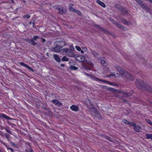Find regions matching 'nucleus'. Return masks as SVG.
Segmentation results:
<instances>
[{"label":"nucleus","mask_w":152,"mask_h":152,"mask_svg":"<svg viewBox=\"0 0 152 152\" xmlns=\"http://www.w3.org/2000/svg\"><path fill=\"white\" fill-rule=\"evenodd\" d=\"M135 85L139 89L150 92H152V87L148 84L145 83L143 80L140 79L136 80Z\"/></svg>","instance_id":"1"},{"label":"nucleus","mask_w":152,"mask_h":152,"mask_svg":"<svg viewBox=\"0 0 152 152\" xmlns=\"http://www.w3.org/2000/svg\"><path fill=\"white\" fill-rule=\"evenodd\" d=\"M86 102L88 103H89L90 104V105H88L87 104V107L88 108L90 109V111L95 113V115L96 117L99 118H101V115L99 112L96 110L94 106L91 102L90 100L89 99H87L86 100Z\"/></svg>","instance_id":"2"},{"label":"nucleus","mask_w":152,"mask_h":152,"mask_svg":"<svg viewBox=\"0 0 152 152\" xmlns=\"http://www.w3.org/2000/svg\"><path fill=\"white\" fill-rule=\"evenodd\" d=\"M54 7L58 9L61 14H64L66 12V10L65 9L61 7V8L58 5H55L54 6Z\"/></svg>","instance_id":"3"},{"label":"nucleus","mask_w":152,"mask_h":152,"mask_svg":"<svg viewBox=\"0 0 152 152\" xmlns=\"http://www.w3.org/2000/svg\"><path fill=\"white\" fill-rule=\"evenodd\" d=\"M84 73L85 75L89 76L91 79L93 80H96L97 81H102L103 82L105 81L104 80H102V79H99L97 78V77L91 75H90L88 74L85 72H84Z\"/></svg>","instance_id":"4"},{"label":"nucleus","mask_w":152,"mask_h":152,"mask_svg":"<svg viewBox=\"0 0 152 152\" xmlns=\"http://www.w3.org/2000/svg\"><path fill=\"white\" fill-rule=\"evenodd\" d=\"M122 75L124 76L128 80L132 81L134 80V78L128 77V76H129V73L126 71H124Z\"/></svg>","instance_id":"5"},{"label":"nucleus","mask_w":152,"mask_h":152,"mask_svg":"<svg viewBox=\"0 0 152 152\" xmlns=\"http://www.w3.org/2000/svg\"><path fill=\"white\" fill-rule=\"evenodd\" d=\"M66 53V55L67 56L71 57H75V55L74 52L72 50H70L67 48Z\"/></svg>","instance_id":"6"},{"label":"nucleus","mask_w":152,"mask_h":152,"mask_svg":"<svg viewBox=\"0 0 152 152\" xmlns=\"http://www.w3.org/2000/svg\"><path fill=\"white\" fill-rule=\"evenodd\" d=\"M65 45L66 44L65 42L62 41H58L55 43V45H56L57 46L59 47L60 48H62L63 46H65Z\"/></svg>","instance_id":"7"},{"label":"nucleus","mask_w":152,"mask_h":152,"mask_svg":"<svg viewBox=\"0 0 152 152\" xmlns=\"http://www.w3.org/2000/svg\"><path fill=\"white\" fill-rule=\"evenodd\" d=\"M115 67L117 71L121 75L123 74V73L125 71L119 65H116Z\"/></svg>","instance_id":"8"},{"label":"nucleus","mask_w":152,"mask_h":152,"mask_svg":"<svg viewBox=\"0 0 152 152\" xmlns=\"http://www.w3.org/2000/svg\"><path fill=\"white\" fill-rule=\"evenodd\" d=\"M119 93L120 94H122L123 96L124 97H128L131 95V93H130L126 92L124 91H120Z\"/></svg>","instance_id":"9"},{"label":"nucleus","mask_w":152,"mask_h":152,"mask_svg":"<svg viewBox=\"0 0 152 152\" xmlns=\"http://www.w3.org/2000/svg\"><path fill=\"white\" fill-rule=\"evenodd\" d=\"M55 47L51 48V50L52 51H54L56 52H59L60 49L59 47L57 46L56 45H54Z\"/></svg>","instance_id":"10"},{"label":"nucleus","mask_w":152,"mask_h":152,"mask_svg":"<svg viewBox=\"0 0 152 152\" xmlns=\"http://www.w3.org/2000/svg\"><path fill=\"white\" fill-rule=\"evenodd\" d=\"M76 59L77 60L82 62H85L86 61L85 57L83 56H79L77 57Z\"/></svg>","instance_id":"11"},{"label":"nucleus","mask_w":152,"mask_h":152,"mask_svg":"<svg viewBox=\"0 0 152 152\" xmlns=\"http://www.w3.org/2000/svg\"><path fill=\"white\" fill-rule=\"evenodd\" d=\"M52 102L54 104L56 105H57L58 106H60L62 105L61 103L60 102L56 99H53L52 101Z\"/></svg>","instance_id":"12"},{"label":"nucleus","mask_w":152,"mask_h":152,"mask_svg":"<svg viewBox=\"0 0 152 152\" xmlns=\"http://www.w3.org/2000/svg\"><path fill=\"white\" fill-rule=\"evenodd\" d=\"M70 109L75 111H77L78 110L79 107L78 106L73 105L70 107Z\"/></svg>","instance_id":"13"},{"label":"nucleus","mask_w":152,"mask_h":152,"mask_svg":"<svg viewBox=\"0 0 152 152\" xmlns=\"http://www.w3.org/2000/svg\"><path fill=\"white\" fill-rule=\"evenodd\" d=\"M26 41L30 43L31 44L33 45H37V43L35 42L32 39H27Z\"/></svg>","instance_id":"14"},{"label":"nucleus","mask_w":152,"mask_h":152,"mask_svg":"<svg viewBox=\"0 0 152 152\" xmlns=\"http://www.w3.org/2000/svg\"><path fill=\"white\" fill-rule=\"evenodd\" d=\"M20 64L21 65L31 70L32 72L34 71V70L32 69L31 67L29 66L27 64H25L23 62H20Z\"/></svg>","instance_id":"15"},{"label":"nucleus","mask_w":152,"mask_h":152,"mask_svg":"<svg viewBox=\"0 0 152 152\" xmlns=\"http://www.w3.org/2000/svg\"><path fill=\"white\" fill-rule=\"evenodd\" d=\"M134 129L136 131L139 132L141 129L142 128L140 126L136 125Z\"/></svg>","instance_id":"16"},{"label":"nucleus","mask_w":152,"mask_h":152,"mask_svg":"<svg viewBox=\"0 0 152 152\" xmlns=\"http://www.w3.org/2000/svg\"><path fill=\"white\" fill-rule=\"evenodd\" d=\"M67 48H64L60 49L59 52L62 54H66Z\"/></svg>","instance_id":"17"},{"label":"nucleus","mask_w":152,"mask_h":152,"mask_svg":"<svg viewBox=\"0 0 152 152\" xmlns=\"http://www.w3.org/2000/svg\"><path fill=\"white\" fill-rule=\"evenodd\" d=\"M54 57L55 60L58 62H60L61 61V59L59 58L57 54H55L54 55Z\"/></svg>","instance_id":"18"},{"label":"nucleus","mask_w":152,"mask_h":152,"mask_svg":"<svg viewBox=\"0 0 152 152\" xmlns=\"http://www.w3.org/2000/svg\"><path fill=\"white\" fill-rule=\"evenodd\" d=\"M96 2L98 4L101 6L102 7H105V4L103 2H102L100 1L99 0H97L96 1Z\"/></svg>","instance_id":"19"},{"label":"nucleus","mask_w":152,"mask_h":152,"mask_svg":"<svg viewBox=\"0 0 152 152\" xmlns=\"http://www.w3.org/2000/svg\"><path fill=\"white\" fill-rule=\"evenodd\" d=\"M0 118H4L7 119H9L10 118L9 117L3 114H0Z\"/></svg>","instance_id":"20"},{"label":"nucleus","mask_w":152,"mask_h":152,"mask_svg":"<svg viewBox=\"0 0 152 152\" xmlns=\"http://www.w3.org/2000/svg\"><path fill=\"white\" fill-rule=\"evenodd\" d=\"M105 80L104 82H106L107 83L112 85H113L115 86H118L117 84H115L114 83H112L109 81H106L105 80ZM99 82H103L102 81H99Z\"/></svg>","instance_id":"21"},{"label":"nucleus","mask_w":152,"mask_h":152,"mask_svg":"<svg viewBox=\"0 0 152 152\" xmlns=\"http://www.w3.org/2000/svg\"><path fill=\"white\" fill-rule=\"evenodd\" d=\"M100 62L101 63L102 65L104 66H107V63L104 60L101 59L100 60Z\"/></svg>","instance_id":"22"},{"label":"nucleus","mask_w":152,"mask_h":152,"mask_svg":"<svg viewBox=\"0 0 152 152\" xmlns=\"http://www.w3.org/2000/svg\"><path fill=\"white\" fill-rule=\"evenodd\" d=\"M91 53L95 57H97V56L99 55V54L96 51L94 50H91Z\"/></svg>","instance_id":"23"},{"label":"nucleus","mask_w":152,"mask_h":152,"mask_svg":"<svg viewBox=\"0 0 152 152\" xmlns=\"http://www.w3.org/2000/svg\"><path fill=\"white\" fill-rule=\"evenodd\" d=\"M142 7V8L145 9L146 10H149V8L145 4H143V3L142 4V5H140Z\"/></svg>","instance_id":"24"},{"label":"nucleus","mask_w":152,"mask_h":152,"mask_svg":"<svg viewBox=\"0 0 152 152\" xmlns=\"http://www.w3.org/2000/svg\"><path fill=\"white\" fill-rule=\"evenodd\" d=\"M145 136L147 139L152 140V134H146Z\"/></svg>","instance_id":"25"},{"label":"nucleus","mask_w":152,"mask_h":152,"mask_svg":"<svg viewBox=\"0 0 152 152\" xmlns=\"http://www.w3.org/2000/svg\"><path fill=\"white\" fill-rule=\"evenodd\" d=\"M73 6V4H70L69 5V9L70 11H75V10L74 8L72 7L71 6Z\"/></svg>","instance_id":"26"},{"label":"nucleus","mask_w":152,"mask_h":152,"mask_svg":"<svg viewBox=\"0 0 152 152\" xmlns=\"http://www.w3.org/2000/svg\"><path fill=\"white\" fill-rule=\"evenodd\" d=\"M109 71L110 69L109 68H107L105 69H104L103 70V73L104 74L107 73L108 72H109Z\"/></svg>","instance_id":"27"},{"label":"nucleus","mask_w":152,"mask_h":152,"mask_svg":"<svg viewBox=\"0 0 152 152\" xmlns=\"http://www.w3.org/2000/svg\"><path fill=\"white\" fill-rule=\"evenodd\" d=\"M62 61H69V58L66 57L65 56H64L62 59Z\"/></svg>","instance_id":"28"},{"label":"nucleus","mask_w":152,"mask_h":152,"mask_svg":"<svg viewBox=\"0 0 152 152\" xmlns=\"http://www.w3.org/2000/svg\"><path fill=\"white\" fill-rule=\"evenodd\" d=\"M70 69L72 70H76L78 68L75 66H70Z\"/></svg>","instance_id":"29"},{"label":"nucleus","mask_w":152,"mask_h":152,"mask_svg":"<svg viewBox=\"0 0 152 152\" xmlns=\"http://www.w3.org/2000/svg\"><path fill=\"white\" fill-rule=\"evenodd\" d=\"M30 17V16L29 15H26L23 16V18H26L27 19L29 18Z\"/></svg>","instance_id":"30"},{"label":"nucleus","mask_w":152,"mask_h":152,"mask_svg":"<svg viewBox=\"0 0 152 152\" xmlns=\"http://www.w3.org/2000/svg\"><path fill=\"white\" fill-rule=\"evenodd\" d=\"M135 1L140 5H142V2L140 0H135Z\"/></svg>","instance_id":"31"},{"label":"nucleus","mask_w":152,"mask_h":152,"mask_svg":"<svg viewBox=\"0 0 152 152\" xmlns=\"http://www.w3.org/2000/svg\"><path fill=\"white\" fill-rule=\"evenodd\" d=\"M135 1L140 5H142V2L140 0H135Z\"/></svg>","instance_id":"32"},{"label":"nucleus","mask_w":152,"mask_h":152,"mask_svg":"<svg viewBox=\"0 0 152 152\" xmlns=\"http://www.w3.org/2000/svg\"><path fill=\"white\" fill-rule=\"evenodd\" d=\"M115 74L114 72H111L110 74L108 75V76L109 77H110L111 76H114L115 77Z\"/></svg>","instance_id":"33"},{"label":"nucleus","mask_w":152,"mask_h":152,"mask_svg":"<svg viewBox=\"0 0 152 152\" xmlns=\"http://www.w3.org/2000/svg\"><path fill=\"white\" fill-rule=\"evenodd\" d=\"M70 50H72V51H73L75 50V49L73 47V46L72 45H71L69 47Z\"/></svg>","instance_id":"34"},{"label":"nucleus","mask_w":152,"mask_h":152,"mask_svg":"<svg viewBox=\"0 0 152 152\" xmlns=\"http://www.w3.org/2000/svg\"><path fill=\"white\" fill-rule=\"evenodd\" d=\"M76 49L78 51H80L81 50V48L78 46H76L75 47Z\"/></svg>","instance_id":"35"},{"label":"nucleus","mask_w":152,"mask_h":152,"mask_svg":"<svg viewBox=\"0 0 152 152\" xmlns=\"http://www.w3.org/2000/svg\"><path fill=\"white\" fill-rule=\"evenodd\" d=\"M74 12H75L77 14L79 15H81V12L80 11L76 10H75V11Z\"/></svg>","instance_id":"36"},{"label":"nucleus","mask_w":152,"mask_h":152,"mask_svg":"<svg viewBox=\"0 0 152 152\" xmlns=\"http://www.w3.org/2000/svg\"><path fill=\"white\" fill-rule=\"evenodd\" d=\"M122 122L125 124H129V122L127 121L125 119H124L122 121Z\"/></svg>","instance_id":"37"},{"label":"nucleus","mask_w":152,"mask_h":152,"mask_svg":"<svg viewBox=\"0 0 152 152\" xmlns=\"http://www.w3.org/2000/svg\"><path fill=\"white\" fill-rule=\"evenodd\" d=\"M26 152H33V151L32 149H29L28 150H26Z\"/></svg>","instance_id":"38"},{"label":"nucleus","mask_w":152,"mask_h":152,"mask_svg":"<svg viewBox=\"0 0 152 152\" xmlns=\"http://www.w3.org/2000/svg\"><path fill=\"white\" fill-rule=\"evenodd\" d=\"M115 24L117 25L119 27L122 28L123 27V26L120 24H119L118 23L115 22Z\"/></svg>","instance_id":"39"},{"label":"nucleus","mask_w":152,"mask_h":152,"mask_svg":"<svg viewBox=\"0 0 152 152\" xmlns=\"http://www.w3.org/2000/svg\"><path fill=\"white\" fill-rule=\"evenodd\" d=\"M146 120L147 121V122L149 124H151L152 122L149 119H146Z\"/></svg>","instance_id":"40"},{"label":"nucleus","mask_w":152,"mask_h":152,"mask_svg":"<svg viewBox=\"0 0 152 152\" xmlns=\"http://www.w3.org/2000/svg\"><path fill=\"white\" fill-rule=\"evenodd\" d=\"M39 38V37L38 36H34V37L32 39H34V41H36L37 39Z\"/></svg>","instance_id":"41"},{"label":"nucleus","mask_w":152,"mask_h":152,"mask_svg":"<svg viewBox=\"0 0 152 152\" xmlns=\"http://www.w3.org/2000/svg\"><path fill=\"white\" fill-rule=\"evenodd\" d=\"M129 124H130L131 126H134V127L136 125V124L134 123H129Z\"/></svg>","instance_id":"42"},{"label":"nucleus","mask_w":152,"mask_h":152,"mask_svg":"<svg viewBox=\"0 0 152 152\" xmlns=\"http://www.w3.org/2000/svg\"><path fill=\"white\" fill-rule=\"evenodd\" d=\"M145 67H149V66H148V65H149V64H148V63L147 62V61H145Z\"/></svg>","instance_id":"43"},{"label":"nucleus","mask_w":152,"mask_h":152,"mask_svg":"<svg viewBox=\"0 0 152 152\" xmlns=\"http://www.w3.org/2000/svg\"><path fill=\"white\" fill-rule=\"evenodd\" d=\"M122 9H123V10L122 11L124 13L125 12V13H127V10L125 8H123Z\"/></svg>","instance_id":"44"},{"label":"nucleus","mask_w":152,"mask_h":152,"mask_svg":"<svg viewBox=\"0 0 152 152\" xmlns=\"http://www.w3.org/2000/svg\"><path fill=\"white\" fill-rule=\"evenodd\" d=\"M120 76L119 74L117 73L116 74H115V77H119Z\"/></svg>","instance_id":"45"},{"label":"nucleus","mask_w":152,"mask_h":152,"mask_svg":"<svg viewBox=\"0 0 152 152\" xmlns=\"http://www.w3.org/2000/svg\"><path fill=\"white\" fill-rule=\"evenodd\" d=\"M82 68L83 69H84V68L85 69H91V68H88L87 67H85L83 66H82Z\"/></svg>","instance_id":"46"},{"label":"nucleus","mask_w":152,"mask_h":152,"mask_svg":"<svg viewBox=\"0 0 152 152\" xmlns=\"http://www.w3.org/2000/svg\"><path fill=\"white\" fill-rule=\"evenodd\" d=\"M83 48V49H84V50L85 51V52L87 51V48L85 47H84V48Z\"/></svg>","instance_id":"47"},{"label":"nucleus","mask_w":152,"mask_h":152,"mask_svg":"<svg viewBox=\"0 0 152 152\" xmlns=\"http://www.w3.org/2000/svg\"><path fill=\"white\" fill-rule=\"evenodd\" d=\"M129 78H134V77L130 73H129V76H128Z\"/></svg>","instance_id":"48"},{"label":"nucleus","mask_w":152,"mask_h":152,"mask_svg":"<svg viewBox=\"0 0 152 152\" xmlns=\"http://www.w3.org/2000/svg\"><path fill=\"white\" fill-rule=\"evenodd\" d=\"M109 19L110 21H112L113 23L114 22V20L111 18H109Z\"/></svg>","instance_id":"49"},{"label":"nucleus","mask_w":152,"mask_h":152,"mask_svg":"<svg viewBox=\"0 0 152 152\" xmlns=\"http://www.w3.org/2000/svg\"><path fill=\"white\" fill-rule=\"evenodd\" d=\"M5 136L6 137L7 139H8L9 137V136L7 134H5Z\"/></svg>","instance_id":"50"},{"label":"nucleus","mask_w":152,"mask_h":152,"mask_svg":"<svg viewBox=\"0 0 152 152\" xmlns=\"http://www.w3.org/2000/svg\"><path fill=\"white\" fill-rule=\"evenodd\" d=\"M109 89H110V90H112V91H116V90L115 89H114V88H109Z\"/></svg>","instance_id":"51"},{"label":"nucleus","mask_w":152,"mask_h":152,"mask_svg":"<svg viewBox=\"0 0 152 152\" xmlns=\"http://www.w3.org/2000/svg\"><path fill=\"white\" fill-rule=\"evenodd\" d=\"M123 22H124V23H125V24H126L127 23V21L125 19H124V20H123Z\"/></svg>","instance_id":"52"},{"label":"nucleus","mask_w":152,"mask_h":152,"mask_svg":"<svg viewBox=\"0 0 152 152\" xmlns=\"http://www.w3.org/2000/svg\"><path fill=\"white\" fill-rule=\"evenodd\" d=\"M6 130V131L7 132H8L10 133H11V132H10V131H9V130H8L7 129H5Z\"/></svg>","instance_id":"53"},{"label":"nucleus","mask_w":152,"mask_h":152,"mask_svg":"<svg viewBox=\"0 0 152 152\" xmlns=\"http://www.w3.org/2000/svg\"><path fill=\"white\" fill-rule=\"evenodd\" d=\"M9 149L12 152H13L14 150L12 149V148H9Z\"/></svg>","instance_id":"54"},{"label":"nucleus","mask_w":152,"mask_h":152,"mask_svg":"<svg viewBox=\"0 0 152 152\" xmlns=\"http://www.w3.org/2000/svg\"><path fill=\"white\" fill-rule=\"evenodd\" d=\"M61 67H64V66H65V65L64 64H61Z\"/></svg>","instance_id":"55"},{"label":"nucleus","mask_w":152,"mask_h":152,"mask_svg":"<svg viewBox=\"0 0 152 152\" xmlns=\"http://www.w3.org/2000/svg\"><path fill=\"white\" fill-rule=\"evenodd\" d=\"M80 51H81V53L83 54L84 53V52L83 51L81 50Z\"/></svg>","instance_id":"56"},{"label":"nucleus","mask_w":152,"mask_h":152,"mask_svg":"<svg viewBox=\"0 0 152 152\" xmlns=\"http://www.w3.org/2000/svg\"><path fill=\"white\" fill-rule=\"evenodd\" d=\"M42 41L43 42H45V40L44 39H42Z\"/></svg>","instance_id":"57"},{"label":"nucleus","mask_w":152,"mask_h":152,"mask_svg":"<svg viewBox=\"0 0 152 152\" xmlns=\"http://www.w3.org/2000/svg\"><path fill=\"white\" fill-rule=\"evenodd\" d=\"M32 22H29V24H31Z\"/></svg>","instance_id":"58"},{"label":"nucleus","mask_w":152,"mask_h":152,"mask_svg":"<svg viewBox=\"0 0 152 152\" xmlns=\"http://www.w3.org/2000/svg\"><path fill=\"white\" fill-rule=\"evenodd\" d=\"M105 32H106L107 33V31H106V30H105L104 31Z\"/></svg>","instance_id":"59"},{"label":"nucleus","mask_w":152,"mask_h":152,"mask_svg":"<svg viewBox=\"0 0 152 152\" xmlns=\"http://www.w3.org/2000/svg\"><path fill=\"white\" fill-rule=\"evenodd\" d=\"M151 125L152 126V122L151 124Z\"/></svg>","instance_id":"60"},{"label":"nucleus","mask_w":152,"mask_h":152,"mask_svg":"<svg viewBox=\"0 0 152 152\" xmlns=\"http://www.w3.org/2000/svg\"><path fill=\"white\" fill-rule=\"evenodd\" d=\"M11 0V1H13V0Z\"/></svg>","instance_id":"61"}]
</instances>
